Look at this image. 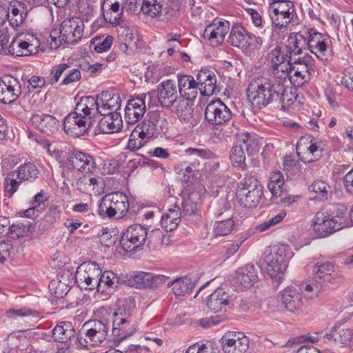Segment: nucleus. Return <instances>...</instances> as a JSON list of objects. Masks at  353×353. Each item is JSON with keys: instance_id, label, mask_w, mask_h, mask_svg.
I'll use <instances>...</instances> for the list:
<instances>
[{"instance_id": "1", "label": "nucleus", "mask_w": 353, "mask_h": 353, "mask_svg": "<svg viewBox=\"0 0 353 353\" xmlns=\"http://www.w3.org/2000/svg\"><path fill=\"white\" fill-rule=\"evenodd\" d=\"M281 89L283 83L279 81L261 76L250 82L247 96L252 106L261 110L270 104L276 103L282 96Z\"/></svg>"}, {"instance_id": "2", "label": "nucleus", "mask_w": 353, "mask_h": 353, "mask_svg": "<svg viewBox=\"0 0 353 353\" xmlns=\"http://www.w3.org/2000/svg\"><path fill=\"white\" fill-rule=\"evenodd\" d=\"M235 116L231 110L219 99L211 101L205 107L204 118L212 125L223 126L219 130V135L230 137L237 130L234 122H230Z\"/></svg>"}, {"instance_id": "3", "label": "nucleus", "mask_w": 353, "mask_h": 353, "mask_svg": "<svg viewBox=\"0 0 353 353\" xmlns=\"http://www.w3.org/2000/svg\"><path fill=\"white\" fill-rule=\"evenodd\" d=\"M292 255L293 252L288 245H277L268 254H265L261 265L265 267L267 273L271 278L280 281L282 279L281 274L286 270Z\"/></svg>"}, {"instance_id": "4", "label": "nucleus", "mask_w": 353, "mask_h": 353, "mask_svg": "<svg viewBox=\"0 0 353 353\" xmlns=\"http://www.w3.org/2000/svg\"><path fill=\"white\" fill-rule=\"evenodd\" d=\"M313 278L317 284L319 292H325L330 285L336 286L344 282L345 278L331 262L317 263L314 268Z\"/></svg>"}, {"instance_id": "5", "label": "nucleus", "mask_w": 353, "mask_h": 353, "mask_svg": "<svg viewBox=\"0 0 353 353\" xmlns=\"http://www.w3.org/2000/svg\"><path fill=\"white\" fill-rule=\"evenodd\" d=\"M312 68L313 59L310 55L292 61L286 68L290 83L296 88L302 87L310 79Z\"/></svg>"}, {"instance_id": "6", "label": "nucleus", "mask_w": 353, "mask_h": 353, "mask_svg": "<svg viewBox=\"0 0 353 353\" xmlns=\"http://www.w3.org/2000/svg\"><path fill=\"white\" fill-rule=\"evenodd\" d=\"M101 268L95 261H88L77 268L76 282L81 290H94L100 286Z\"/></svg>"}, {"instance_id": "7", "label": "nucleus", "mask_w": 353, "mask_h": 353, "mask_svg": "<svg viewBox=\"0 0 353 353\" xmlns=\"http://www.w3.org/2000/svg\"><path fill=\"white\" fill-rule=\"evenodd\" d=\"M294 11V2L290 0H270L268 14L272 25L281 29L290 23Z\"/></svg>"}, {"instance_id": "8", "label": "nucleus", "mask_w": 353, "mask_h": 353, "mask_svg": "<svg viewBox=\"0 0 353 353\" xmlns=\"http://www.w3.org/2000/svg\"><path fill=\"white\" fill-rule=\"evenodd\" d=\"M63 130L65 132L73 137L88 136L94 123L83 114H79L74 110L69 113L63 120Z\"/></svg>"}, {"instance_id": "9", "label": "nucleus", "mask_w": 353, "mask_h": 353, "mask_svg": "<svg viewBox=\"0 0 353 353\" xmlns=\"http://www.w3.org/2000/svg\"><path fill=\"white\" fill-rule=\"evenodd\" d=\"M148 232L140 224H134L128 228L120 239V245L126 252H136L145 243Z\"/></svg>"}, {"instance_id": "10", "label": "nucleus", "mask_w": 353, "mask_h": 353, "mask_svg": "<svg viewBox=\"0 0 353 353\" xmlns=\"http://www.w3.org/2000/svg\"><path fill=\"white\" fill-rule=\"evenodd\" d=\"M84 30V22L79 17L65 19L59 28L60 43L75 44L82 37Z\"/></svg>"}, {"instance_id": "11", "label": "nucleus", "mask_w": 353, "mask_h": 353, "mask_svg": "<svg viewBox=\"0 0 353 353\" xmlns=\"http://www.w3.org/2000/svg\"><path fill=\"white\" fill-rule=\"evenodd\" d=\"M67 161L70 165V169L77 170L83 174L93 173L97 169L94 157L76 148L69 150Z\"/></svg>"}, {"instance_id": "12", "label": "nucleus", "mask_w": 353, "mask_h": 353, "mask_svg": "<svg viewBox=\"0 0 353 353\" xmlns=\"http://www.w3.org/2000/svg\"><path fill=\"white\" fill-rule=\"evenodd\" d=\"M331 215L326 212L319 211L313 219L314 231L320 238H325L334 232L344 228V223H337Z\"/></svg>"}, {"instance_id": "13", "label": "nucleus", "mask_w": 353, "mask_h": 353, "mask_svg": "<svg viewBox=\"0 0 353 353\" xmlns=\"http://www.w3.org/2000/svg\"><path fill=\"white\" fill-rule=\"evenodd\" d=\"M120 7L117 1L109 3V0H103L101 3V14L104 21L111 26L126 29L128 22L123 18V8Z\"/></svg>"}, {"instance_id": "14", "label": "nucleus", "mask_w": 353, "mask_h": 353, "mask_svg": "<svg viewBox=\"0 0 353 353\" xmlns=\"http://www.w3.org/2000/svg\"><path fill=\"white\" fill-rule=\"evenodd\" d=\"M161 117L159 112L151 111L147 113L142 121L139 122L134 128L142 136V139L148 141L156 139L161 134Z\"/></svg>"}, {"instance_id": "15", "label": "nucleus", "mask_w": 353, "mask_h": 353, "mask_svg": "<svg viewBox=\"0 0 353 353\" xmlns=\"http://www.w3.org/2000/svg\"><path fill=\"white\" fill-rule=\"evenodd\" d=\"M220 342L224 353H246L250 344L248 338L241 332H228Z\"/></svg>"}, {"instance_id": "16", "label": "nucleus", "mask_w": 353, "mask_h": 353, "mask_svg": "<svg viewBox=\"0 0 353 353\" xmlns=\"http://www.w3.org/2000/svg\"><path fill=\"white\" fill-rule=\"evenodd\" d=\"M21 93V83L12 76H5L0 79V102L10 104L17 101Z\"/></svg>"}, {"instance_id": "17", "label": "nucleus", "mask_w": 353, "mask_h": 353, "mask_svg": "<svg viewBox=\"0 0 353 353\" xmlns=\"http://www.w3.org/2000/svg\"><path fill=\"white\" fill-rule=\"evenodd\" d=\"M230 30V22L222 19L216 18L204 30L203 37L210 43L216 46L223 43L225 35Z\"/></svg>"}, {"instance_id": "18", "label": "nucleus", "mask_w": 353, "mask_h": 353, "mask_svg": "<svg viewBox=\"0 0 353 353\" xmlns=\"http://www.w3.org/2000/svg\"><path fill=\"white\" fill-rule=\"evenodd\" d=\"M199 90L202 96H212L221 90L217 84L216 75L214 71L202 68L196 75Z\"/></svg>"}, {"instance_id": "19", "label": "nucleus", "mask_w": 353, "mask_h": 353, "mask_svg": "<svg viewBox=\"0 0 353 353\" xmlns=\"http://www.w3.org/2000/svg\"><path fill=\"white\" fill-rule=\"evenodd\" d=\"M308 50L319 59L323 60L330 40L327 34L317 32L314 28L307 29Z\"/></svg>"}, {"instance_id": "20", "label": "nucleus", "mask_w": 353, "mask_h": 353, "mask_svg": "<svg viewBox=\"0 0 353 353\" xmlns=\"http://www.w3.org/2000/svg\"><path fill=\"white\" fill-rule=\"evenodd\" d=\"M281 293L282 303L290 312H296L305 305L306 299H303L301 288L287 287Z\"/></svg>"}, {"instance_id": "21", "label": "nucleus", "mask_w": 353, "mask_h": 353, "mask_svg": "<svg viewBox=\"0 0 353 353\" xmlns=\"http://www.w3.org/2000/svg\"><path fill=\"white\" fill-rule=\"evenodd\" d=\"M30 122L34 128L48 136L59 131V121L54 116L48 114H33L30 117Z\"/></svg>"}, {"instance_id": "22", "label": "nucleus", "mask_w": 353, "mask_h": 353, "mask_svg": "<svg viewBox=\"0 0 353 353\" xmlns=\"http://www.w3.org/2000/svg\"><path fill=\"white\" fill-rule=\"evenodd\" d=\"M145 94L134 97L128 101L125 108V119L128 124H135L143 117L146 107Z\"/></svg>"}, {"instance_id": "23", "label": "nucleus", "mask_w": 353, "mask_h": 353, "mask_svg": "<svg viewBox=\"0 0 353 353\" xmlns=\"http://www.w3.org/2000/svg\"><path fill=\"white\" fill-rule=\"evenodd\" d=\"M99 95L94 96H83L80 98L79 101L77 103L74 110H77L79 114H83L87 117L88 119L92 120L93 123L95 122V117L99 116Z\"/></svg>"}, {"instance_id": "24", "label": "nucleus", "mask_w": 353, "mask_h": 353, "mask_svg": "<svg viewBox=\"0 0 353 353\" xmlns=\"http://www.w3.org/2000/svg\"><path fill=\"white\" fill-rule=\"evenodd\" d=\"M157 97L161 106L168 108L173 106L178 99L175 82L168 79L159 84Z\"/></svg>"}, {"instance_id": "25", "label": "nucleus", "mask_w": 353, "mask_h": 353, "mask_svg": "<svg viewBox=\"0 0 353 353\" xmlns=\"http://www.w3.org/2000/svg\"><path fill=\"white\" fill-rule=\"evenodd\" d=\"M179 92L181 98L194 100L199 90V85L192 76L183 74H177Z\"/></svg>"}, {"instance_id": "26", "label": "nucleus", "mask_w": 353, "mask_h": 353, "mask_svg": "<svg viewBox=\"0 0 353 353\" xmlns=\"http://www.w3.org/2000/svg\"><path fill=\"white\" fill-rule=\"evenodd\" d=\"M258 272L255 266L248 263L235 272L234 283L243 288H250L258 281Z\"/></svg>"}, {"instance_id": "27", "label": "nucleus", "mask_w": 353, "mask_h": 353, "mask_svg": "<svg viewBox=\"0 0 353 353\" xmlns=\"http://www.w3.org/2000/svg\"><path fill=\"white\" fill-rule=\"evenodd\" d=\"M112 335L117 341H122L132 336L137 331V325L132 319L113 317Z\"/></svg>"}, {"instance_id": "28", "label": "nucleus", "mask_w": 353, "mask_h": 353, "mask_svg": "<svg viewBox=\"0 0 353 353\" xmlns=\"http://www.w3.org/2000/svg\"><path fill=\"white\" fill-rule=\"evenodd\" d=\"M307 39V29L299 32H292L288 37L285 46L292 55H300L308 50Z\"/></svg>"}, {"instance_id": "29", "label": "nucleus", "mask_w": 353, "mask_h": 353, "mask_svg": "<svg viewBox=\"0 0 353 353\" xmlns=\"http://www.w3.org/2000/svg\"><path fill=\"white\" fill-rule=\"evenodd\" d=\"M230 303V296L223 289H217L212 292L207 301L208 307L217 313L225 312Z\"/></svg>"}, {"instance_id": "30", "label": "nucleus", "mask_w": 353, "mask_h": 353, "mask_svg": "<svg viewBox=\"0 0 353 353\" xmlns=\"http://www.w3.org/2000/svg\"><path fill=\"white\" fill-rule=\"evenodd\" d=\"M90 325L86 330L85 336L94 344L101 343L105 341L108 335L107 325L99 320H93L83 325V327Z\"/></svg>"}, {"instance_id": "31", "label": "nucleus", "mask_w": 353, "mask_h": 353, "mask_svg": "<svg viewBox=\"0 0 353 353\" xmlns=\"http://www.w3.org/2000/svg\"><path fill=\"white\" fill-rule=\"evenodd\" d=\"M76 335V330L71 322L61 321L54 327L52 336L55 341L67 343L75 339Z\"/></svg>"}, {"instance_id": "32", "label": "nucleus", "mask_w": 353, "mask_h": 353, "mask_svg": "<svg viewBox=\"0 0 353 353\" xmlns=\"http://www.w3.org/2000/svg\"><path fill=\"white\" fill-rule=\"evenodd\" d=\"M292 53L285 44L276 45L269 53V59L273 70H278L279 66L285 62H287L289 65L292 61Z\"/></svg>"}, {"instance_id": "33", "label": "nucleus", "mask_w": 353, "mask_h": 353, "mask_svg": "<svg viewBox=\"0 0 353 353\" xmlns=\"http://www.w3.org/2000/svg\"><path fill=\"white\" fill-rule=\"evenodd\" d=\"M99 279L100 281V286H97L96 290L98 292L105 294H111L117 287L119 279L115 273L112 271L102 272L101 270V275Z\"/></svg>"}, {"instance_id": "34", "label": "nucleus", "mask_w": 353, "mask_h": 353, "mask_svg": "<svg viewBox=\"0 0 353 353\" xmlns=\"http://www.w3.org/2000/svg\"><path fill=\"white\" fill-rule=\"evenodd\" d=\"M112 117L108 114H103V117L99 121L95 128L94 133L97 134H111L118 132L122 128V119L114 120Z\"/></svg>"}, {"instance_id": "35", "label": "nucleus", "mask_w": 353, "mask_h": 353, "mask_svg": "<svg viewBox=\"0 0 353 353\" xmlns=\"http://www.w3.org/2000/svg\"><path fill=\"white\" fill-rule=\"evenodd\" d=\"M109 194L110 195L111 205H112V210L114 211L116 219L123 218L129 209L128 196L121 192H115Z\"/></svg>"}, {"instance_id": "36", "label": "nucleus", "mask_w": 353, "mask_h": 353, "mask_svg": "<svg viewBox=\"0 0 353 353\" xmlns=\"http://www.w3.org/2000/svg\"><path fill=\"white\" fill-rule=\"evenodd\" d=\"M195 284L190 277L186 276L168 281V286L172 287V292L176 296H185L191 294Z\"/></svg>"}, {"instance_id": "37", "label": "nucleus", "mask_w": 353, "mask_h": 353, "mask_svg": "<svg viewBox=\"0 0 353 353\" xmlns=\"http://www.w3.org/2000/svg\"><path fill=\"white\" fill-rule=\"evenodd\" d=\"M135 308L136 303L133 297L130 296L119 299L113 317H118V319L125 318L126 320L132 319V314Z\"/></svg>"}, {"instance_id": "38", "label": "nucleus", "mask_w": 353, "mask_h": 353, "mask_svg": "<svg viewBox=\"0 0 353 353\" xmlns=\"http://www.w3.org/2000/svg\"><path fill=\"white\" fill-rule=\"evenodd\" d=\"M17 179L21 181H28L29 183L34 182L40 174L37 167L31 162H26L20 165L17 170Z\"/></svg>"}, {"instance_id": "39", "label": "nucleus", "mask_w": 353, "mask_h": 353, "mask_svg": "<svg viewBox=\"0 0 353 353\" xmlns=\"http://www.w3.org/2000/svg\"><path fill=\"white\" fill-rule=\"evenodd\" d=\"M263 196V191L248 192L245 190H238L236 197L240 205L244 208H252L256 207Z\"/></svg>"}, {"instance_id": "40", "label": "nucleus", "mask_w": 353, "mask_h": 353, "mask_svg": "<svg viewBox=\"0 0 353 353\" xmlns=\"http://www.w3.org/2000/svg\"><path fill=\"white\" fill-rule=\"evenodd\" d=\"M260 139L254 132H243L239 139V145L247 151L248 155L258 152Z\"/></svg>"}, {"instance_id": "41", "label": "nucleus", "mask_w": 353, "mask_h": 353, "mask_svg": "<svg viewBox=\"0 0 353 353\" xmlns=\"http://www.w3.org/2000/svg\"><path fill=\"white\" fill-rule=\"evenodd\" d=\"M248 31L241 25L233 26L230 30L228 42L234 47L244 48Z\"/></svg>"}, {"instance_id": "42", "label": "nucleus", "mask_w": 353, "mask_h": 353, "mask_svg": "<svg viewBox=\"0 0 353 353\" xmlns=\"http://www.w3.org/2000/svg\"><path fill=\"white\" fill-rule=\"evenodd\" d=\"M25 40L17 39V48L21 51V56H28L37 52L39 46V39L32 34H28Z\"/></svg>"}, {"instance_id": "43", "label": "nucleus", "mask_w": 353, "mask_h": 353, "mask_svg": "<svg viewBox=\"0 0 353 353\" xmlns=\"http://www.w3.org/2000/svg\"><path fill=\"white\" fill-rule=\"evenodd\" d=\"M154 274L150 272H139L130 276L128 280L130 286L139 288H152Z\"/></svg>"}, {"instance_id": "44", "label": "nucleus", "mask_w": 353, "mask_h": 353, "mask_svg": "<svg viewBox=\"0 0 353 353\" xmlns=\"http://www.w3.org/2000/svg\"><path fill=\"white\" fill-rule=\"evenodd\" d=\"M180 3L179 0H169L164 8H162V13L158 17H161L160 21L171 22L176 21L179 16Z\"/></svg>"}, {"instance_id": "45", "label": "nucleus", "mask_w": 353, "mask_h": 353, "mask_svg": "<svg viewBox=\"0 0 353 353\" xmlns=\"http://www.w3.org/2000/svg\"><path fill=\"white\" fill-rule=\"evenodd\" d=\"M200 199L197 192H192L183 198L181 202V211L183 216H190L194 215L197 211L198 201Z\"/></svg>"}, {"instance_id": "46", "label": "nucleus", "mask_w": 353, "mask_h": 353, "mask_svg": "<svg viewBox=\"0 0 353 353\" xmlns=\"http://www.w3.org/2000/svg\"><path fill=\"white\" fill-rule=\"evenodd\" d=\"M284 177L281 172H274L270 175L268 188L274 196H281L283 191Z\"/></svg>"}, {"instance_id": "47", "label": "nucleus", "mask_w": 353, "mask_h": 353, "mask_svg": "<svg viewBox=\"0 0 353 353\" xmlns=\"http://www.w3.org/2000/svg\"><path fill=\"white\" fill-rule=\"evenodd\" d=\"M163 3L164 0H143L141 10L143 14L155 18L162 13Z\"/></svg>"}, {"instance_id": "48", "label": "nucleus", "mask_w": 353, "mask_h": 353, "mask_svg": "<svg viewBox=\"0 0 353 353\" xmlns=\"http://www.w3.org/2000/svg\"><path fill=\"white\" fill-rule=\"evenodd\" d=\"M244 150L239 144L234 145L231 150L230 159L233 165L236 168H240L242 170H246L248 165L245 163V154Z\"/></svg>"}, {"instance_id": "49", "label": "nucleus", "mask_w": 353, "mask_h": 353, "mask_svg": "<svg viewBox=\"0 0 353 353\" xmlns=\"http://www.w3.org/2000/svg\"><path fill=\"white\" fill-rule=\"evenodd\" d=\"M200 162L199 160H194L190 165L186 162H183L178 165L179 174L183 175V181H190L196 178V172L199 170Z\"/></svg>"}, {"instance_id": "50", "label": "nucleus", "mask_w": 353, "mask_h": 353, "mask_svg": "<svg viewBox=\"0 0 353 353\" xmlns=\"http://www.w3.org/2000/svg\"><path fill=\"white\" fill-rule=\"evenodd\" d=\"M31 225L30 222L28 221H17L9 226V234L12 239L17 240L21 237L28 235Z\"/></svg>"}, {"instance_id": "51", "label": "nucleus", "mask_w": 353, "mask_h": 353, "mask_svg": "<svg viewBox=\"0 0 353 353\" xmlns=\"http://www.w3.org/2000/svg\"><path fill=\"white\" fill-rule=\"evenodd\" d=\"M109 194L103 196L98 204L97 213L101 218L116 219L114 211L112 210V205Z\"/></svg>"}, {"instance_id": "52", "label": "nucleus", "mask_w": 353, "mask_h": 353, "mask_svg": "<svg viewBox=\"0 0 353 353\" xmlns=\"http://www.w3.org/2000/svg\"><path fill=\"white\" fill-rule=\"evenodd\" d=\"M113 40L114 38L111 35H108L105 38L103 36L95 37L92 39L90 46L93 48L95 52L102 53L110 49Z\"/></svg>"}, {"instance_id": "53", "label": "nucleus", "mask_w": 353, "mask_h": 353, "mask_svg": "<svg viewBox=\"0 0 353 353\" xmlns=\"http://www.w3.org/2000/svg\"><path fill=\"white\" fill-rule=\"evenodd\" d=\"M263 186L260 181L252 176L245 175V177L239 183L236 192L238 190H245L248 192L263 191Z\"/></svg>"}, {"instance_id": "54", "label": "nucleus", "mask_w": 353, "mask_h": 353, "mask_svg": "<svg viewBox=\"0 0 353 353\" xmlns=\"http://www.w3.org/2000/svg\"><path fill=\"white\" fill-rule=\"evenodd\" d=\"M193 100H188L184 98L180 99L175 106V113L181 119L185 120L192 117L193 110L192 108Z\"/></svg>"}, {"instance_id": "55", "label": "nucleus", "mask_w": 353, "mask_h": 353, "mask_svg": "<svg viewBox=\"0 0 353 353\" xmlns=\"http://www.w3.org/2000/svg\"><path fill=\"white\" fill-rule=\"evenodd\" d=\"M15 171L10 172L7 176L4 179L3 188L4 194L6 196L10 198L17 191L20 183L22 182L20 180L18 181L14 179Z\"/></svg>"}, {"instance_id": "56", "label": "nucleus", "mask_w": 353, "mask_h": 353, "mask_svg": "<svg viewBox=\"0 0 353 353\" xmlns=\"http://www.w3.org/2000/svg\"><path fill=\"white\" fill-rule=\"evenodd\" d=\"M347 210L348 206L347 204L342 203H336L334 205L333 210L331 211V218L334 219V221H336L337 223H344V228H345L348 226Z\"/></svg>"}, {"instance_id": "57", "label": "nucleus", "mask_w": 353, "mask_h": 353, "mask_svg": "<svg viewBox=\"0 0 353 353\" xmlns=\"http://www.w3.org/2000/svg\"><path fill=\"white\" fill-rule=\"evenodd\" d=\"M49 291L57 299L63 298L70 291V288L57 279H52L48 285Z\"/></svg>"}, {"instance_id": "58", "label": "nucleus", "mask_w": 353, "mask_h": 353, "mask_svg": "<svg viewBox=\"0 0 353 353\" xmlns=\"http://www.w3.org/2000/svg\"><path fill=\"white\" fill-rule=\"evenodd\" d=\"M234 226V221L231 218L218 221L214 223V232L216 236H225L231 233Z\"/></svg>"}, {"instance_id": "59", "label": "nucleus", "mask_w": 353, "mask_h": 353, "mask_svg": "<svg viewBox=\"0 0 353 353\" xmlns=\"http://www.w3.org/2000/svg\"><path fill=\"white\" fill-rule=\"evenodd\" d=\"M148 142L146 139H142L141 134L139 132H136V129L134 128L131 132L127 148L131 151H137L145 145Z\"/></svg>"}, {"instance_id": "60", "label": "nucleus", "mask_w": 353, "mask_h": 353, "mask_svg": "<svg viewBox=\"0 0 353 353\" xmlns=\"http://www.w3.org/2000/svg\"><path fill=\"white\" fill-rule=\"evenodd\" d=\"M328 188L330 187L325 181L316 180L308 187V190L310 192L316 193L321 199H327Z\"/></svg>"}, {"instance_id": "61", "label": "nucleus", "mask_w": 353, "mask_h": 353, "mask_svg": "<svg viewBox=\"0 0 353 353\" xmlns=\"http://www.w3.org/2000/svg\"><path fill=\"white\" fill-rule=\"evenodd\" d=\"M77 272L74 274L72 270H70L68 267H64L61 270L60 272L57 276V279L60 282L65 283L68 285L70 289L76 282Z\"/></svg>"}, {"instance_id": "62", "label": "nucleus", "mask_w": 353, "mask_h": 353, "mask_svg": "<svg viewBox=\"0 0 353 353\" xmlns=\"http://www.w3.org/2000/svg\"><path fill=\"white\" fill-rule=\"evenodd\" d=\"M70 65L68 63H62L58 64L50 70V74L49 77V79L48 80V83L50 85H54L55 83L58 82L61 76L63 74H65V72L68 69H69Z\"/></svg>"}, {"instance_id": "63", "label": "nucleus", "mask_w": 353, "mask_h": 353, "mask_svg": "<svg viewBox=\"0 0 353 353\" xmlns=\"http://www.w3.org/2000/svg\"><path fill=\"white\" fill-rule=\"evenodd\" d=\"M281 92H283L282 96L279 100H277L276 104H278V105H281V109L285 110L286 108L290 107L296 101V96L292 91L288 92L287 86L284 84H283Z\"/></svg>"}, {"instance_id": "64", "label": "nucleus", "mask_w": 353, "mask_h": 353, "mask_svg": "<svg viewBox=\"0 0 353 353\" xmlns=\"http://www.w3.org/2000/svg\"><path fill=\"white\" fill-rule=\"evenodd\" d=\"M353 340V330L350 329H341L335 336V343L342 345L343 346L347 345Z\"/></svg>"}]
</instances>
